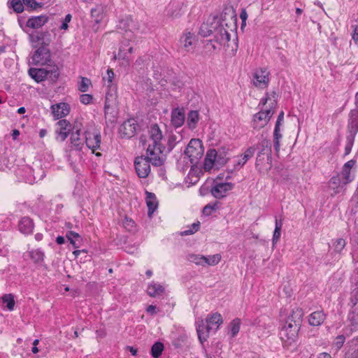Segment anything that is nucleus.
<instances>
[{"mask_svg": "<svg viewBox=\"0 0 358 358\" xmlns=\"http://www.w3.org/2000/svg\"><path fill=\"white\" fill-rule=\"evenodd\" d=\"M149 134L146 155H148L154 166H161L166 158V148L163 143L165 140L162 131L157 124H152L150 126Z\"/></svg>", "mask_w": 358, "mask_h": 358, "instance_id": "obj_1", "label": "nucleus"}, {"mask_svg": "<svg viewBox=\"0 0 358 358\" xmlns=\"http://www.w3.org/2000/svg\"><path fill=\"white\" fill-rule=\"evenodd\" d=\"M262 105L260 111L254 115L252 127L260 129L265 127L275 113L276 101L268 96L262 99L259 106Z\"/></svg>", "mask_w": 358, "mask_h": 358, "instance_id": "obj_2", "label": "nucleus"}, {"mask_svg": "<svg viewBox=\"0 0 358 358\" xmlns=\"http://www.w3.org/2000/svg\"><path fill=\"white\" fill-rule=\"evenodd\" d=\"M114 78V72L112 69H108L106 72V77L103 78L104 81L107 83V86L110 87L108 92L106 94L105 99V114L112 115L114 116L116 110V87L113 85V80Z\"/></svg>", "mask_w": 358, "mask_h": 358, "instance_id": "obj_3", "label": "nucleus"}, {"mask_svg": "<svg viewBox=\"0 0 358 358\" xmlns=\"http://www.w3.org/2000/svg\"><path fill=\"white\" fill-rule=\"evenodd\" d=\"M261 145L262 149L259 152L255 166L259 172L262 173L271 169V146L269 141L264 140Z\"/></svg>", "mask_w": 358, "mask_h": 358, "instance_id": "obj_4", "label": "nucleus"}, {"mask_svg": "<svg viewBox=\"0 0 358 358\" xmlns=\"http://www.w3.org/2000/svg\"><path fill=\"white\" fill-rule=\"evenodd\" d=\"M203 152L202 141L198 138H192L189 142L185 154L189 159L191 164L196 165L202 157Z\"/></svg>", "mask_w": 358, "mask_h": 358, "instance_id": "obj_5", "label": "nucleus"}, {"mask_svg": "<svg viewBox=\"0 0 358 358\" xmlns=\"http://www.w3.org/2000/svg\"><path fill=\"white\" fill-rule=\"evenodd\" d=\"M150 164L152 162L148 156L137 157L134 161V166L136 173L139 178H145L150 173Z\"/></svg>", "mask_w": 358, "mask_h": 358, "instance_id": "obj_6", "label": "nucleus"}, {"mask_svg": "<svg viewBox=\"0 0 358 358\" xmlns=\"http://www.w3.org/2000/svg\"><path fill=\"white\" fill-rule=\"evenodd\" d=\"M85 144L89 149L92 150V152L100 148L101 141L100 131L95 129H87L85 131Z\"/></svg>", "mask_w": 358, "mask_h": 358, "instance_id": "obj_7", "label": "nucleus"}, {"mask_svg": "<svg viewBox=\"0 0 358 358\" xmlns=\"http://www.w3.org/2000/svg\"><path fill=\"white\" fill-rule=\"evenodd\" d=\"M355 98L356 108L350 110L347 125V135L352 136H355L358 132V92L356 94Z\"/></svg>", "mask_w": 358, "mask_h": 358, "instance_id": "obj_8", "label": "nucleus"}, {"mask_svg": "<svg viewBox=\"0 0 358 358\" xmlns=\"http://www.w3.org/2000/svg\"><path fill=\"white\" fill-rule=\"evenodd\" d=\"M233 187L234 184L231 182H214L210 189V192L215 199H221L224 198Z\"/></svg>", "mask_w": 358, "mask_h": 358, "instance_id": "obj_9", "label": "nucleus"}, {"mask_svg": "<svg viewBox=\"0 0 358 358\" xmlns=\"http://www.w3.org/2000/svg\"><path fill=\"white\" fill-rule=\"evenodd\" d=\"M50 73L55 78H57L59 76L57 68H54L52 70H48L46 69L31 68L29 70V76L37 83H40L46 80L48 78Z\"/></svg>", "mask_w": 358, "mask_h": 358, "instance_id": "obj_10", "label": "nucleus"}, {"mask_svg": "<svg viewBox=\"0 0 358 358\" xmlns=\"http://www.w3.org/2000/svg\"><path fill=\"white\" fill-rule=\"evenodd\" d=\"M270 72L266 68L257 69L253 76V84L260 89H265L269 83Z\"/></svg>", "mask_w": 358, "mask_h": 358, "instance_id": "obj_11", "label": "nucleus"}, {"mask_svg": "<svg viewBox=\"0 0 358 358\" xmlns=\"http://www.w3.org/2000/svg\"><path fill=\"white\" fill-rule=\"evenodd\" d=\"M32 63L34 65H45L50 62V53L48 48L40 47L31 57Z\"/></svg>", "mask_w": 358, "mask_h": 358, "instance_id": "obj_12", "label": "nucleus"}, {"mask_svg": "<svg viewBox=\"0 0 358 358\" xmlns=\"http://www.w3.org/2000/svg\"><path fill=\"white\" fill-rule=\"evenodd\" d=\"M136 121L134 119H129L120 125L119 133L122 138H130L136 134Z\"/></svg>", "mask_w": 358, "mask_h": 358, "instance_id": "obj_13", "label": "nucleus"}, {"mask_svg": "<svg viewBox=\"0 0 358 358\" xmlns=\"http://www.w3.org/2000/svg\"><path fill=\"white\" fill-rule=\"evenodd\" d=\"M300 329L299 326L294 325L292 323H287L282 329L280 335L282 340L291 343L294 341Z\"/></svg>", "mask_w": 358, "mask_h": 358, "instance_id": "obj_14", "label": "nucleus"}, {"mask_svg": "<svg viewBox=\"0 0 358 358\" xmlns=\"http://www.w3.org/2000/svg\"><path fill=\"white\" fill-rule=\"evenodd\" d=\"M355 164V161L350 160L347 162L343 166L341 173L339 176L342 178L343 185H346L354 179V175L352 173V169Z\"/></svg>", "mask_w": 358, "mask_h": 358, "instance_id": "obj_15", "label": "nucleus"}, {"mask_svg": "<svg viewBox=\"0 0 358 358\" xmlns=\"http://www.w3.org/2000/svg\"><path fill=\"white\" fill-rule=\"evenodd\" d=\"M133 50L134 48L130 45L129 41L127 40L123 41L120 46L117 55L115 57L119 59L125 60L127 64H129L130 60L129 55L133 53Z\"/></svg>", "mask_w": 358, "mask_h": 358, "instance_id": "obj_16", "label": "nucleus"}, {"mask_svg": "<svg viewBox=\"0 0 358 358\" xmlns=\"http://www.w3.org/2000/svg\"><path fill=\"white\" fill-rule=\"evenodd\" d=\"M196 324L198 338L200 342L203 343L208 338L210 331L212 329L208 327V324L203 320L198 319L196 322Z\"/></svg>", "mask_w": 358, "mask_h": 358, "instance_id": "obj_17", "label": "nucleus"}, {"mask_svg": "<svg viewBox=\"0 0 358 358\" xmlns=\"http://www.w3.org/2000/svg\"><path fill=\"white\" fill-rule=\"evenodd\" d=\"M106 6L103 4L96 5L91 9V17L96 24L102 22L106 15Z\"/></svg>", "mask_w": 358, "mask_h": 358, "instance_id": "obj_18", "label": "nucleus"}, {"mask_svg": "<svg viewBox=\"0 0 358 358\" xmlns=\"http://www.w3.org/2000/svg\"><path fill=\"white\" fill-rule=\"evenodd\" d=\"M52 113L57 120L66 116L69 113L70 108L66 103H59L51 106Z\"/></svg>", "mask_w": 358, "mask_h": 358, "instance_id": "obj_19", "label": "nucleus"}, {"mask_svg": "<svg viewBox=\"0 0 358 358\" xmlns=\"http://www.w3.org/2000/svg\"><path fill=\"white\" fill-rule=\"evenodd\" d=\"M34 228V222L29 217H23L18 222L19 231L25 235L31 234L33 232Z\"/></svg>", "mask_w": 358, "mask_h": 358, "instance_id": "obj_20", "label": "nucleus"}, {"mask_svg": "<svg viewBox=\"0 0 358 358\" xmlns=\"http://www.w3.org/2000/svg\"><path fill=\"white\" fill-rule=\"evenodd\" d=\"M57 128L56 132L58 134L61 141L66 140L69 135L71 124L70 122L66 120H60L57 123Z\"/></svg>", "mask_w": 358, "mask_h": 358, "instance_id": "obj_21", "label": "nucleus"}, {"mask_svg": "<svg viewBox=\"0 0 358 358\" xmlns=\"http://www.w3.org/2000/svg\"><path fill=\"white\" fill-rule=\"evenodd\" d=\"M180 43L182 44L185 50L187 52L193 50L194 45L196 41V36L191 32H185L180 39Z\"/></svg>", "mask_w": 358, "mask_h": 358, "instance_id": "obj_22", "label": "nucleus"}, {"mask_svg": "<svg viewBox=\"0 0 358 358\" xmlns=\"http://www.w3.org/2000/svg\"><path fill=\"white\" fill-rule=\"evenodd\" d=\"M71 148L80 152L84 146L83 140L80 138V130L78 129L71 133L70 137Z\"/></svg>", "mask_w": 358, "mask_h": 358, "instance_id": "obj_23", "label": "nucleus"}, {"mask_svg": "<svg viewBox=\"0 0 358 358\" xmlns=\"http://www.w3.org/2000/svg\"><path fill=\"white\" fill-rule=\"evenodd\" d=\"M48 17L46 15L32 17L28 19L27 26L32 29H38L48 22Z\"/></svg>", "mask_w": 358, "mask_h": 358, "instance_id": "obj_24", "label": "nucleus"}, {"mask_svg": "<svg viewBox=\"0 0 358 358\" xmlns=\"http://www.w3.org/2000/svg\"><path fill=\"white\" fill-rule=\"evenodd\" d=\"M255 152V148L254 147H250L248 148L243 155L237 160L236 164L234 165V169L236 170L240 169L244 166V164L253 157Z\"/></svg>", "mask_w": 358, "mask_h": 358, "instance_id": "obj_25", "label": "nucleus"}, {"mask_svg": "<svg viewBox=\"0 0 358 358\" xmlns=\"http://www.w3.org/2000/svg\"><path fill=\"white\" fill-rule=\"evenodd\" d=\"M185 122V113L178 108H175L171 112V124L178 128L181 127Z\"/></svg>", "mask_w": 358, "mask_h": 358, "instance_id": "obj_26", "label": "nucleus"}, {"mask_svg": "<svg viewBox=\"0 0 358 358\" xmlns=\"http://www.w3.org/2000/svg\"><path fill=\"white\" fill-rule=\"evenodd\" d=\"M216 150L210 149L208 150L203 163V168L206 171H210L215 166Z\"/></svg>", "mask_w": 358, "mask_h": 358, "instance_id": "obj_27", "label": "nucleus"}, {"mask_svg": "<svg viewBox=\"0 0 358 358\" xmlns=\"http://www.w3.org/2000/svg\"><path fill=\"white\" fill-rule=\"evenodd\" d=\"M303 317V311L301 308H296L292 310V314L289 316L287 323L291 322L294 325L301 327L302 318Z\"/></svg>", "mask_w": 358, "mask_h": 358, "instance_id": "obj_28", "label": "nucleus"}, {"mask_svg": "<svg viewBox=\"0 0 358 358\" xmlns=\"http://www.w3.org/2000/svg\"><path fill=\"white\" fill-rule=\"evenodd\" d=\"M206 322L208 324V327L217 329L223 322L222 317L220 313H215L206 317Z\"/></svg>", "mask_w": 358, "mask_h": 358, "instance_id": "obj_29", "label": "nucleus"}, {"mask_svg": "<svg viewBox=\"0 0 358 358\" xmlns=\"http://www.w3.org/2000/svg\"><path fill=\"white\" fill-rule=\"evenodd\" d=\"M325 320V315L322 311H315L309 316L308 322L311 326H320Z\"/></svg>", "mask_w": 358, "mask_h": 358, "instance_id": "obj_30", "label": "nucleus"}, {"mask_svg": "<svg viewBox=\"0 0 358 358\" xmlns=\"http://www.w3.org/2000/svg\"><path fill=\"white\" fill-rule=\"evenodd\" d=\"M146 203L148 208V216L151 217L158 206L157 198L153 193L147 192Z\"/></svg>", "mask_w": 358, "mask_h": 358, "instance_id": "obj_31", "label": "nucleus"}, {"mask_svg": "<svg viewBox=\"0 0 358 358\" xmlns=\"http://www.w3.org/2000/svg\"><path fill=\"white\" fill-rule=\"evenodd\" d=\"M182 3L173 1L167 8V15L171 17H178L181 15Z\"/></svg>", "mask_w": 358, "mask_h": 358, "instance_id": "obj_32", "label": "nucleus"}, {"mask_svg": "<svg viewBox=\"0 0 358 358\" xmlns=\"http://www.w3.org/2000/svg\"><path fill=\"white\" fill-rule=\"evenodd\" d=\"M164 291V288L159 283L152 282L150 283L147 289V292L149 296L155 297L161 295Z\"/></svg>", "mask_w": 358, "mask_h": 358, "instance_id": "obj_33", "label": "nucleus"}, {"mask_svg": "<svg viewBox=\"0 0 358 358\" xmlns=\"http://www.w3.org/2000/svg\"><path fill=\"white\" fill-rule=\"evenodd\" d=\"M217 31L215 37L219 43H225L230 41V34L225 29L221 27L217 29Z\"/></svg>", "mask_w": 358, "mask_h": 358, "instance_id": "obj_34", "label": "nucleus"}, {"mask_svg": "<svg viewBox=\"0 0 358 358\" xmlns=\"http://www.w3.org/2000/svg\"><path fill=\"white\" fill-rule=\"evenodd\" d=\"M199 119V115L196 110H191L187 115V124L189 128L194 129L196 128Z\"/></svg>", "mask_w": 358, "mask_h": 358, "instance_id": "obj_35", "label": "nucleus"}, {"mask_svg": "<svg viewBox=\"0 0 358 358\" xmlns=\"http://www.w3.org/2000/svg\"><path fill=\"white\" fill-rule=\"evenodd\" d=\"M227 160V152L224 149L216 150L215 166L217 168L224 165Z\"/></svg>", "mask_w": 358, "mask_h": 358, "instance_id": "obj_36", "label": "nucleus"}, {"mask_svg": "<svg viewBox=\"0 0 358 358\" xmlns=\"http://www.w3.org/2000/svg\"><path fill=\"white\" fill-rule=\"evenodd\" d=\"M221 260V255L220 254H215L213 255L204 256L203 266H215L217 265Z\"/></svg>", "mask_w": 358, "mask_h": 358, "instance_id": "obj_37", "label": "nucleus"}, {"mask_svg": "<svg viewBox=\"0 0 358 358\" xmlns=\"http://www.w3.org/2000/svg\"><path fill=\"white\" fill-rule=\"evenodd\" d=\"M29 256L35 263H40L43 261L45 255L40 249L32 250L29 252Z\"/></svg>", "mask_w": 358, "mask_h": 358, "instance_id": "obj_38", "label": "nucleus"}, {"mask_svg": "<svg viewBox=\"0 0 358 358\" xmlns=\"http://www.w3.org/2000/svg\"><path fill=\"white\" fill-rule=\"evenodd\" d=\"M341 185H343L342 178L339 175L332 177L329 181V186L335 193L340 192L339 189Z\"/></svg>", "mask_w": 358, "mask_h": 358, "instance_id": "obj_39", "label": "nucleus"}, {"mask_svg": "<svg viewBox=\"0 0 358 358\" xmlns=\"http://www.w3.org/2000/svg\"><path fill=\"white\" fill-rule=\"evenodd\" d=\"M27 10H34L42 7L43 3L36 0H22Z\"/></svg>", "mask_w": 358, "mask_h": 358, "instance_id": "obj_40", "label": "nucleus"}, {"mask_svg": "<svg viewBox=\"0 0 358 358\" xmlns=\"http://www.w3.org/2000/svg\"><path fill=\"white\" fill-rule=\"evenodd\" d=\"M8 3L16 13H22L24 10L22 0H9Z\"/></svg>", "mask_w": 358, "mask_h": 358, "instance_id": "obj_41", "label": "nucleus"}, {"mask_svg": "<svg viewBox=\"0 0 358 358\" xmlns=\"http://www.w3.org/2000/svg\"><path fill=\"white\" fill-rule=\"evenodd\" d=\"M164 350V345L160 342L155 343L151 348V354L154 358H158L161 356Z\"/></svg>", "mask_w": 358, "mask_h": 358, "instance_id": "obj_42", "label": "nucleus"}, {"mask_svg": "<svg viewBox=\"0 0 358 358\" xmlns=\"http://www.w3.org/2000/svg\"><path fill=\"white\" fill-rule=\"evenodd\" d=\"M230 334L232 337H234L240 331L241 320L238 318H236L230 323Z\"/></svg>", "mask_w": 358, "mask_h": 358, "instance_id": "obj_43", "label": "nucleus"}, {"mask_svg": "<svg viewBox=\"0 0 358 358\" xmlns=\"http://www.w3.org/2000/svg\"><path fill=\"white\" fill-rule=\"evenodd\" d=\"M3 303L6 304V307L9 310H13L15 306L14 297L11 294H4L2 296Z\"/></svg>", "mask_w": 358, "mask_h": 358, "instance_id": "obj_44", "label": "nucleus"}, {"mask_svg": "<svg viewBox=\"0 0 358 358\" xmlns=\"http://www.w3.org/2000/svg\"><path fill=\"white\" fill-rule=\"evenodd\" d=\"M66 236L75 248H78L79 247L76 243V242L80 238V236L78 233L70 231L66 234Z\"/></svg>", "mask_w": 358, "mask_h": 358, "instance_id": "obj_45", "label": "nucleus"}, {"mask_svg": "<svg viewBox=\"0 0 358 358\" xmlns=\"http://www.w3.org/2000/svg\"><path fill=\"white\" fill-rule=\"evenodd\" d=\"M92 85L91 80L85 77L81 78V81L78 85V90L82 92H85L88 91L90 86Z\"/></svg>", "mask_w": 358, "mask_h": 358, "instance_id": "obj_46", "label": "nucleus"}, {"mask_svg": "<svg viewBox=\"0 0 358 358\" xmlns=\"http://www.w3.org/2000/svg\"><path fill=\"white\" fill-rule=\"evenodd\" d=\"M132 23V19L129 17H127L126 18L120 20L119 24L117 26L119 29L125 30L127 31V30L130 29V27Z\"/></svg>", "mask_w": 358, "mask_h": 358, "instance_id": "obj_47", "label": "nucleus"}, {"mask_svg": "<svg viewBox=\"0 0 358 358\" xmlns=\"http://www.w3.org/2000/svg\"><path fill=\"white\" fill-rule=\"evenodd\" d=\"M188 259L189 262L194 263L196 265L203 266V255L192 254L189 255Z\"/></svg>", "mask_w": 358, "mask_h": 358, "instance_id": "obj_48", "label": "nucleus"}, {"mask_svg": "<svg viewBox=\"0 0 358 358\" xmlns=\"http://www.w3.org/2000/svg\"><path fill=\"white\" fill-rule=\"evenodd\" d=\"M218 203H219L217 201H215L214 203H209L207 205H206L203 209V215L206 216L210 215L212 212L217 209Z\"/></svg>", "mask_w": 358, "mask_h": 358, "instance_id": "obj_49", "label": "nucleus"}, {"mask_svg": "<svg viewBox=\"0 0 358 358\" xmlns=\"http://www.w3.org/2000/svg\"><path fill=\"white\" fill-rule=\"evenodd\" d=\"M199 227H200V222H194L191 225L189 229L185 230V231H182L181 235L182 236H187V235L193 234L195 232L199 231Z\"/></svg>", "mask_w": 358, "mask_h": 358, "instance_id": "obj_50", "label": "nucleus"}, {"mask_svg": "<svg viewBox=\"0 0 358 358\" xmlns=\"http://www.w3.org/2000/svg\"><path fill=\"white\" fill-rule=\"evenodd\" d=\"M199 34L203 37H206L213 34V29L209 28L208 24L203 23L200 27Z\"/></svg>", "mask_w": 358, "mask_h": 358, "instance_id": "obj_51", "label": "nucleus"}, {"mask_svg": "<svg viewBox=\"0 0 358 358\" xmlns=\"http://www.w3.org/2000/svg\"><path fill=\"white\" fill-rule=\"evenodd\" d=\"M355 136H352L351 135H347L346 136V145L345 148V155H348L352 148L354 144Z\"/></svg>", "mask_w": 358, "mask_h": 358, "instance_id": "obj_52", "label": "nucleus"}, {"mask_svg": "<svg viewBox=\"0 0 358 358\" xmlns=\"http://www.w3.org/2000/svg\"><path fill=\"white\" fill-rule=\"evenodd\" d=\"M48 32H36L35 34L30 35L31 41L34 43L40 42L44 39V37Z\"/></svg>", "mask_w": 358, "mask_h": 358, "instance_id": "obj_53", "label": "nucleus"}, {"mask_svg": "<svg viewBox=\"0 0 358 358\" xmlns=\"http://www.w3.org/2000/svg\"><path fill=\"white\" fill-rule=\"evenodd\" d=\"M345 245V240L343 238H338L334 243V249L336 252H340L344 248Z\"/></svg>", "mask_w": 358, "mask_h": 358, "instance_id": "obj_54", "label": "nucleus"}, {"mask_svg": "<svg viewBox=\"0 0 358 358\" xmlns=\"http://www.w3.org/2000/svg\"><path fill=\"white\" fill-rule=\"evenodd\" d=\"M92 100V96L88 94H83L80 96V101L82 103L88 104Z\"/></svg>", "mask_w": 358, "mask_h": 358, "instance_id": "obj_55", "label": "nucleus"}, {"mask_svg": "<svg viewBox=\"0 0 358 358\" xmlns=\"http://www.w3.org/2000/svg\"><path fill=\"white\" fill-rule=\"evenodd\" d=\"M71 17H72V16L71 14H67L65 16V18H64V21L62 22V24L60 27L61 29L66 30L68 29V27H69L68 23L70 22V21L71 20Z\"/></svg>", "mask_w": 358, "mask_h": 358, "instance_id": "obj_56", "label": "nucleus"}, {"mask_svg": "<svg viewBox=\"0 0 358 358\" xmlns=\"http://www.w3.org/2000/svg\"><path fill=\"white\" fill-rule=\"evenodd\" d=\"M123 225L125 228H127L129 230H131V229L134 227V222L128 217H125Z\"/></svg>", "mask_w": 358, "mask_h": 358, "instance_id": "obj_57", "label": "nucleus"}, {"mask_svg": "<svg viewBox=\"0 0 358 358\" xmlns=\"http://www.w3.org/2000/svg\"><path fill=\"white\" fill-rule=\"evenodd\" d=\"M280 235H281V231L275 229L274 231H273V238H272L273 245L277 243V242L279 241Z\"/></svg>", "mask_w": 358, "mask_h": 358, "instance_id": "obj_58", "label": "nucleus"}, {"mask_svg": "<svg viewBox=\"0 0 358 358\" xmlns=\"http://www.w3.org/2000/svg\"><path fill=\"white\" fill-rule=\"evenodd\" d=\"M352 28L353 29V33L352 35V38L354 41L357 43H358V24L352 25Z\"/></svg>", "mask_w": 358, "mask_h": 358, "instance_id": "obj_59", "label": "nucleus"}, {"mask_svg": "<svg viewBox=\"0 0 358 358\" xmlns=\"http://www.w3.org/2000/svg\"><path fill=\"white\" fill-rule=\"evenodd\" d=\"M280 139H277V138H273V147L276 153H278L280 151Z\"/></svg>", "mask_w": 358, "mask_h": 358, "instance_id": "obj_60", "label": "nucleus"}, {"mask_svg": "<svg viewBox=\"0 0 358 358\" xmlns=\"http://www.w3.org/2000/svg\"><path fill=\"white\" fill-rule=\"evenodd\" d=\"M277 138V139H281L282 134L280 132V127L275 126L273 131V138Z\"/></svg>", "mask_w": 358, "mask_h": 358, "instance_id": "obj_61", "label": "nucleus"}, {"mask_svg": "<svg viewBox=\"0 0 358 358\" xmlns=\"http://www.w3.org/2000/svg\"><path fill=\"white\" fill-rule=\"evenodd\" d=\"M283 120H284V113H283V111H281L280 113L278 115V119H277V121L275 123V126L280 127L282 122H283Z\"/></svg>", "mask_w": 358, "mask_h": 358, "instance_id": "obj_62", "label": "nucleus"}, {"mask_svg": "<svg viewBox=\"0 0 358 358\" xmlns=\"http://www.w3.org/2000/svg\"><path fill=\"white\" fill-rule=\"evenodd\" d=\"M155 310H156V306H153V305H150L146 308L147 313L149 314H151V315L155 314L156 313Z\"/></svg>", "mask_w": 358, "mask_h": 358, "instance_id": "obj_63", "label": "nucleus"}, {"mask_svg": "<svg viewBox=\"0 0 358 358\" xmlns=\"http://www.w3.org/2000/svg\"><path fill=\"white\" fill-rule=\"evenodd\" d=\"M282 227V219L278 220L277 218H275V229L281 231Z\"/></svg>", "mask_w": 358, "mask_h": 358, "instance_id": "obj_64", "label": "nucleus"}]
</instances>
